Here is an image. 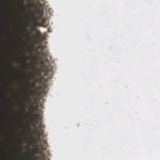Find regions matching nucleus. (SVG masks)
Returning <instances> with one entry per match:
<instances>
[{
	"instance_id": "1",
	"label": "nucleus",
	"mask_w": 160,
	"mask_h": 160,
	"mask_svg": "<svg viewBox=\"0 0 160 160\" xmlns=\"http://www.w3.org/2000/svg\"><path fill=\"white\" fill-rule=\"evenodd\" d=\"M48 54V51H46L44 52H43L41 53V54L39 55V56L38 57L37 56L34 57L33 58V59L35 60H37V63L38 62L39 60H40L42 64H45L46 63L48 62L49 61L48 59L46 58H45L43 60V57H45L47 56Z\"/></svg>"
},
{
	"instance_id": "2",
	"label": "nucleus",
	"mask_w": 160,
	"mask_h": 160,
	"mask_svg": "<svg viewBox=\"0 0 160 160\" xmlns=\"http://www.w3.org/2000/svg\"><path fill=\"white\" fill-rule=\"evenodd\" d=\"M38 137L37 138V139L39 142L40 144L39 146L41 147L42 149H46L47 147V143L45 140H42L40 138V136L38 135Z\"/></svg>"
},
{
	"instance_id": "3",
	"label": "nucleus",
	"mask_w": 160,
	"mask_h": 160,
	"mask_svg": "<svg viewBox=\"0 0 160 160\" xmlns=\"http://www.w3.org/2000/svg\"><path fill=\"white\" fill-rule=\"evenodd\" d=\"M36 144L37 145V147L35 148H33V155H34L36 154L39 153L41 155L42 154V151L44 149H42L40 147V148L38 147V143L36 142Z\"/></svg>"
},
{
	"instance_id": "4",
	"label": "nucleus",
	"mask_w": 160,
	"mask_h": 160,
	"mask_svg": "<svg viewBox=\"0 0 160 160\" xmlns=\"http://www.w3.org/2000/svg\"><path fill=\"white\" fill-rule=\"evenodd\" d=\"M52 74L53 72L52 71L46 72L43 76V78L45 81H47L48 79H51L52 78Z\"/></svg>"
},
{
	"instance_id": "5",
	"label": "nucleus",
	"mask_w": 160,
	"mask_h": 160,
	"mask_svg": "<svg viewBox=\"0 0 160 160\" xmlns=\"http://www.w3.org/2000/svg\"><path fill=\"white\" fill-rule=\"evenodd\" d=\"M42 124L41 123V125H39L38 127V129L37 130V133H35L34 132V133L35 134L37 135H38L39 136H41L42 135H43L44 133V131L42 130L41 128L42 127Z\"/></svg>"
},
{
	"instance_id": "6",
	"label": "nucleus",
	"mask_w": 160,
	"mask_h": 160,
	"mask_svg": "<svg viewBox=\"0 0 160 160\" xmlns=\"http://www.w3.org/2000/svg\"><path fill=\"white\" fill-rule=\"evenodd\" d=\"M37 18L38 19H40L42 16L43 15V10H40L39 9H37Z\"/></svg>"
},
{
	"instance_id": "7",
	"label": "nucleus",
	"mask_w": 160,
	"mask_h": 160,
	"mask_svg": "<svg viewBox=\"0 0 160 160\" xmlns=\"http://www.w3.org/2000/svg\"><path fill=\"white\" fill-rule=\"evenodd\" d=\"M38 48L40 49L41 50L40 51H37V52L38 55L41 54V53L43 52V50L44 49V47L42 46V45H40L38 46Z\"/></svg>"
},
{
	"instance_id": "8",
	"label": "nucleus",
	"mask_w": 160,
	"mask_h": 160,
	"mask_svg": "<svg viewBox=\"0 0 160 160\" xmlns=\"http://www.w3.org/2000/svg\"><path fill=\"white\" fill-rule=\"evenodd\" d=\"M31 106L32 108V112H36L39 110V108H38V105H36L35 106H33L32 104L31 105Z\"/></svg>"
},
{
	"instance_id": "9",
	"label": "nucleus",
	"mask_w": 160,
	"mask_h": 160,
	"mask_svg": "<svg viewBox=\"0 0 160 160\" xmlns=\"http://www.w3.org/2000/svg\"><path fill=\"white\" fill-rule=\"evenodd\" d=\"M31 78V77H28V81L26 82V83L27 84L29 85H30L32 86L33 88H35V85L34 83L31 84L29 82V81H30Z\"/></svg>"
},
{
	"instance_id": "10",
	"label": "nucleus",
	"mask_w": 160,
	"mask_h": 160,
	"mask_svg": "<svg viewBox=\"0 0 160 160\" xmlns=\"http://www.w3.org/2000/svg\"><path fill=\"white\" fill-rule=\"evenodd\" d=\"M33 116L34 118H38L39 115L38 114H33Z\"/></svg>"
},
{
	"instance_id": "11",
	"label": "nucleus",
	"mask_w": 160,
	"mask_h": 160,
	"mask_svg": "<svg viewBox=\"0 0 160 160\" xmlns=\"http://www.w3.org/2000/svg\"><path fill=\"white\" fill-rule=\"evenodd\" d=\"M24 66L28 67V68H29L30 65H28L27 63L24 62Z\"/></svg>"
},
{
	"instance_id": "12",
	"label": "nucleus",
	"mask_w": 160,
	"mask_h": 160,
	"mask_svg": "<svg viewBox=\"0 0 160 160\" xmlns=\"http://www.w3.org/2000/svg\"><path fill=\"white\" fill-rule=\"evenodd\" d=\"M37 4L41 7H42L43 6V5L41 4L39 1H38Z\"/></svg>"
},
{
	"instance_id": "13",
	"label": "nucleus",
	"mask_w": 160,
	"mask_h": 160,
	"mask_svg": "<svg viewBox=\"0 0 160 160\" xmlns=\"http://www.w3.org/2000/svg\"><path fill=\"white\" fill-rule=\"evenodd\" d=\"M21 2V4L22 6L24 8V6L23 5V3L24 2V0H20Z\"/></svg>"
},
{
	"instance_id": "14",
	"label": "nucleus",
	"mask_w": 160,
	"mask_h": 160,
	"mask_svg": "<svg viewBox=\"0 0 160 160\" xmlns=\"http://www.w3.org/2000/svg\"><path fill=\"white\" fill-rule=\"evenodd\" d=\"M27 100L28 102H30L31 101V99L30 98V97L29 95L27 97Z\"/></svg>"
},
{
	"instance_id": "15",
	"label": "nucleus",
	"mask_w": 160,
	"mask_h": 160,
	"mask_svg": "<svg viewBox=\"0 0 160 160\" xmlns=\"http://www.w3.org/2000/svg\"><path fill=\"white\" fill-rule=\"evenodd\" d=\"M31 93L32 94H34L36 93V91L35 90H32L31 92Z\"/></svg>"
},
{
	"instance_id": "16",
	"label": "nucleus",
	"mask_w": 160,
	"mask_h": 160,
	"mask_svg": "<svg viewBox=\"0 0 160 160\" xmlns=\"http://www.w3.org/2000/svg\"><path fill=\"white\" fill-rule=\"evenodd\" d=\"M27 36L30 39H31V37L29 35V34H27Z\"/></svg>"
},
{
	"instance_id": "17",
	"label": "nucleus",
	"mask_w": 160,
	"mask_h": 160,
	"mask_svg": "<svg viewBox=\"0 0 160 160\" xmlns=\"http://www.w3.org/2000/svg\"><path fill=\"white\" fill-rule=\"evenodd\" d=\"M38 118H34V119L35 120V121L36 122H38Z\"/></svg>"
},
{
	"instance_id": "18",
	"label": "nucleus",
	"mask_w": 160,
	"mask_h": 160,
	"mask_svg": "<svg viewBox=\"0 0 160 160\" xmlns=\"http://www.w3.org/2000/svg\"><path fill=\"white\" fill-rule=\"evenodd\" d=\"M41 33L39 31L38 32L37 34L38 35H39Z\"/></svg>"
},
{
	"instance_id": "19",
	"label": "nucleus",
	"mask_w": 160,
	"mask_h": 160,
	"mask_svg": "<svg viewBox=\"0 0 160 160\" xmlns=\"http://www.w3.org/2000/svg\"><path fill=\"white\" fill-rule=\"evenodd\" d=\"M24 57L26 60L28 59V57H27L25 55L24 56Z\"/></svg>"
},
{
	"instance_id": "20",
	"label": "nucleus",
	"mask_w": 160,
	"mask_h": 160,
	"mask_svg": "<svg viewBox=\"0 0 160 160\" xmlns=\"http://www.w3.org/2000/svg\"><path fill=\"white\" fill-rule=\"evenodd\" d=\"M33 127H35V128H36V125L35 124H33Z\"/></svg>"
},
{
	"instance_id": "21",
	"label": "nucleus",
	"mask_w": 160,
	"mask_h": 160,
	"mask_svg": "<svg viewBox=\"0 0 160 160\" xmlns=\"http://www.w3.org/2000/svg\"><path fill=\"white\" fill-rule=\"evenodd\" d=\"M30 74L31 75H33V72H30Z\"/></svg>"
},
{
	"instance_id": "22",
	"label": "nucleus",
	"mask_w": 160,
	"mask_h": 160,
	"mask_svg": "<svg viewBox=\"0 0 160 160\" xmlns=\"http://www.w3.org/2000/svg\"><path fill=\"white\" fill-rule=\"evenodd\" d=\"M25 104H24V106H23V108H24V110H25Z\"/></svg>"
},
{
	"instance_id": "23",
	"label": "nucleus",
	"mask_w": 160,
	"mask_h": 160,
	"mask_svg": "<svg viewBox=\"0 0 160 160\" xmlns=\"http://www.w3.org/2000/svg\"><path fill=\"white\" fill-rule=\"evenodd\" d=\"M10 67L11 68H12V65H11V64H10Z\"/></svg>"
},
{
	"instance_id": "24",
	"label": "nucleus",
	"mask_w": 160,
	"mask_h": 160,
	"mask_svg": "<svg viewBox=\"0 0 160 160\" xmlns=\"http://www.w3.org/2000/svg\"><path fill=\"white\" fill-rule=\"evenodd\" d=\"M23 148L22 147V148L21 149V150H22V149H23Z\"/></svg>"
},
{
	"instance_id": "25",
	"label": "nucleus",
	"mask_w": 160,
	"mask_h": 160,
	"mask_svg": "<svg viewBox=\"0 0 160 160\" xmlns=\"http://www.w3.org/2000/svg\"><path fill=\"white\" fill-rule=\"evenodd\" d=\"M16 62H18V60H16Z\"/></svg>"
}]
</instances>
